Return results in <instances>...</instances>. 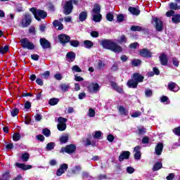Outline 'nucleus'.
<instances>
[{
	"instance_id": "60",
	"label": "nucleus",
	"mask_w": 180,
	"mask_h": 180,
	"mask_svg": "<svg viewBox=\"0 0 180 180\" xmlns=\"http://www.w3.org/2000/svg\"><path fill=\"white\" fill-rule=\"evenodd\" d=\"M172 64L175 66V67H178V65H179V61H178V59H176V58H174L172 59Z\"/></svg>"
},
{
	"instance_id": "8",
	"label": "nucleus",
	"mask_w": 180,
	"mask_h": 180,
	"mask_svg": "<svg viewBox=\"0 0 180 180\" xmlns=\"http://www.w3.org/2000/svg\"><path fill=\"white\" fill-rule=\"evenodd\" d=\"M77 147L74 144H70L66 146L65 148H62L60 150V153H67L68 154H72V153H75V150Z\"/></svg>"
},
{
	"instance_id": "36",
	"label": "nucleus",
	"mask_w": 180,
	"mask_h": 180,
	"mask_svg": "<svg viewBox=\"0 0 180 180\" xmlns=\"http://www.w3.org/2000/svg\"><path fill=\"white\" fill-rule=\"evenodd\" d=\"M169 8L172 9V11H178L179 6H178L177 4L175 3H170L169 4Z\"/></svg>"
},
{
	"instance_id": "12",
	"label": "nucleus",
	"mask_w": 180,
	"mask_h": 180,
	"mask_svg": "<svg viewBox=\"0 0 180 180\" xmlns=\"http://www.w3.org/2000/svg\"><path fill=\"white\" fill-rule=\"evenodd\" d=\"M101 89V86H99V84L98 83H91L89 86V91L94 94V92H98Z\"/></svg>"
},
{
	"instance_id": "42",
	"label": "nucleus",
	"mask_w": 180,
	"mask_h": 180,
	"mask_svg": "<svg viewBox=\"0 0 180 180\" xmlns=\"http://www.w3.org/2000/svg\"><path fill=\"white\" fill-rule=\"evenodd\" d=\"M70 41V46H72V47H79V41H78L77 40H72V41Z\"/></svg>"
},
{
	"instance_id": "53",
	"label": "nucleus",
	"mask_w": 180,
	"mask_h": 180,
	"mask_svg": "<svg viewBox=\"0 0 180 180\" xmlns=\"http://www.w3.org/2000/svg\"><path fill=\"white\" fill-rule=\"evenodd\" d=\"M18 113H19V110L18 108H14L11 111V116H13V117H15V116H18Z\"/></svg>"
},
{
	"instance_id": "57",
	"label": "nucleus",
	"mask_w": 180,
	"mask_h": 180,
	"mask_svg": "<svg viewBox=\"0 0 180 180\" xmlns=\"http://www.w3.org/2000/svg\"><path fill=\"white\" fill-rule=\"evenodd\" d=\"M173 133H174V134H176V136H180V127L174 128L173 129Z\"/></svg>"
},
{
	"instance_id": "39",
	"label": "nucleus",
	"mask_w": 180,
	"mask_h": 180,
	"mask_svg": "<svg viewBox=\"0 0 180 180\" xmlns=\"http://www.w3.org/2000/svg\"><path fill=\"white\" fill-rule=\"evenodd\" d=\"M98 70H103L105 68V63L102 60H98L97 63Z\"/></svg>"
},
{
	"instance_id": "27",
	"label": "nucleus",
	"mask_w": 180,
	"mask_h": 180,
	"mask_svg": "<svg viewBox=\"0 0 180 180\" xmlns=\"http://www.w3.org/2000/svg\"><path fill=\"white\" fill-rule=\"evenodd\" d=\"M11 179V174L9 172H4L1 176H0V180H9Z\"/></svg>"
},
{
	"instance_id": "4",
	"label": "nucleus",
	"mask_w": 180,
	"mask_h": 180,
	"mask_svg": "<svg viewBox=\"0 0 180 180\" xmlns=\"http://www.w3.org/2000/svg\"><path fill=\"white\" fill-rule=\"evenodd\" d=\"M72 4H74V5H78V0H70L66 2L65 6H63V13H65V15H70V13L72 12V9L74 8Z\"/></svg>"
},
{
	"instance_id": "26",
	"label": "nucleus",
	"mask_w": 180,
	"mask_h": 180,
	"mask_svg": "<svg viewBox=\"0 0 180 180\" xmlns=\"http://www.w3.org/2000/svg\"><path fill=\"white\" fill-rule=\"evenodd\" d=\"M88 18V13L86 11H82L79 15V19L80 22H84Z\"/></svg>"
},
{
	"instance_id": "35",
	"label": "nucleus",
	"mask_w": 180,
	"mask_h": 180,
	"mask_svg": "<svg viewBox=\"0 0 180 180\" xmlns=\"http://www.w3.org/2000/svg\"><path fill=\"white\" fill-rule=\"evenodd\" d=\"M9 50V46L6 45L4 47L0 45V53L5 54V53H8Z\"/></svg>"
},
{
	"instance_id": "6",
	"label": "nucleus",
	"mask_w": 180,
	"mask_h": 180,
	"mask_svg": "<svg viewBox=\"0 0 180 180\" xmlns=\"http://www.w3.org/2000/svg\"><path fill=\"white\" fill-rule=\"evenodd\" d=\"M20 43L23 49H27V50H34V44L27 38L22 39Z\"/></svg>"
},
{
	"instance_id": "5",
	"label": "nucleus",
	"mask_w": 180,
	"mask_h": 180,
	"mask_svg": "<svg viewBox=\"0 0 180 180\" xmlns=\"http://www.w3.org/2000/svg\"><path fill=\"white\" fill-rule=\"evenodd\" d=\"M67 121L68 120L66 118H64L63 117H60L58 119V124L57 125L58 130L60 131H64L67 129Z\"/></svg>"
},
{
	"instance_id": "1",
	"label": "nucleus",
	"mask_w": 180,
	"mask_h": 180,
	"mask_svg": "<svg viewBox=\"0 0 180 180\" xmlns=\"http://www.w3.org/2000/svg\"><path fill=\"white\" fill-rule=\"evenodd\" d=\"M101 44L103 49L111 50V51H114V53H120V51H122V47L111 40L104 39L101 41Z\"/></svg>"
},
{
	"instance_id": "3",
	"label": "nucleus",
	"mask_w": 180,
	"mask_h": 180,
	"mask_svg": "<svg viewBox=\"0 0 180 180\" xmlns=\"http://www.w3.org/2000/svg\"><path fill=\"white\" fill-rule=\"evenodd\" d=\"M30 11L34 15L37 20L40 21L41 19L47 18V13L43 10H39L36 8H31Z\"/></svg>"
},
{
	"instance_id": "56",
	"label": "nucleus",
	"mask_w": 180,
	"mask_h": 180,
	"mask_svg": "<svg viewBox=\"0 0 180 180\" xmlns=\"http://www.w3.org/2000/svg\"><path fill=\"white\" fill-rule=\"evenodd\" d=\"M145 95L147 97L152 96H153V91H151V90L148 89H146Z\"/></svg>"
},
{
	"instance_id": "41",
	"label": "nucleus",
	"mask_w": 180,
	"mask_h": 180,
	"mask_svg": "<svg viewBox=\"0 0 180 180\" xmlns=\"http://www.w3.org/2000/svg\"><path fill=\"white\" fill-rule=\"evenodd\" d=\"M131 64L134 67H139L141 64V60L140 59H134L131 61Z\"/></svg>"
},
{
	"instance_id": "43",
	"label": "nucleus",
	"mask_w": 180,
	"mask_h": 180,
	"mask_svg": "<svg viewBox=\"0 0 180 180\" xmlns=\"http://www.w3.org/2000/svg\"><path fill=\"white\" fill-rule=\"evenodd\" d=\"M60 143H67V141H68V135L65 134V135L62 136L60 138Z\"/></svg>"
},
{
	"instance_id": "55",
	"label": "nucleus",
	"mask_w": 180,
	"mask_h": 180,
	"mask_svg": "<svg viewBox=\"0 0 180 180\" xmlns=\"http://www.w3.org/2000/svg\"><path fill=\"white\" fill-rule=\"evenodd\" d=\"M106 19L107 20H108L109 22H112V20H113V14L109 13H107L106 15Z\"/></svg>"
},
{
	"instance_id": "63",
	"label": "nucleus",
	"mask_w": 180,
	"mask_h": 180,
	"mask_svg": "<svg viewBox=\"0 0 180 180\" xmlns=\"http://www.w3.org/2000/svg\"><path fill=\"white\" fill-rule=\"evenodd\" d=\"M174 177H175V174H174L173 173H170V174L166 177V179H167V180H172V179H174Z\"/></svg>"
},
{
	"instance_id": "11",
	"label": "nucleus",
	"mask_w": 180,
	"mask_h": 180,
	"mask_svg": "<svg viewBox=\"0 0 180 180\" xmlns=\"http://www.w3.org/2000/svg\"><path fill=\"white\" fill-rule=\"evenodd\" d=\"M58 39L62 44H65V43L70 42L71 37L67 34H61L58 35Z\"/></svg>"
},
{
	"instance_id": "51",
	"label": "nucleus",
	"mask_w": 180,
	"mask_h": 180,
	"mask_svg": "<svg viewBox=\"0 0 180 180\" xmlns=\"http://www.w3.org/2000/svg\"><path fill=\"white\" fill-rule=\"evenodd\" d=\"M50 77V72L46 71L41 75V77L44 78V79H47Z\"/></svg>"
},
{
	"instance_id": "38",
	"label": "nucleus",
	"mask_w": 180,
	"mask_h": 180,
	"mask_svg": "<svg viewBox=\"0 0 180 180\" xmlns=\"http://www.w3.org/2000/svg\"><path fill=\"white\" fill-rule=\"evenodd\" d=\"M59 101L60 100L58 98H51L49 103L51 105V106H54L58 103Z\"/></svg>"
},
{
	"instance_id": "19",
	"label": "nucleus",
	"mask_w": 180,
	"mask_h": 180,
	"mask_svg": "<svg viewBox=\"0 0 180 180\" xmlns=\"http://www.w3.org/2000/svg\"><path fill=\"white\" fill-rule=\"evenodd\" d=\"M132 78L136 82H137V84H139V82H143V80L144 79V77L139 73L134 74Z\"/></svg>"
},
{
	"instance_id": "16",
	"label": "nucleus",
	"mask_w": 180,
	"mask_h": 180,
	"mask_svg": "<svg viewBox=\"0 0 180 180\" xmlns=\"http://www.w3.org/2000/svg\"><path fill=\"white\" fill-rule=\"evenodd\" d=\"M168 88L169 91H172V92H178V91H179V86L172 82L168 84Z\"/></svg>"
},
{
	"instance_id": "2",
	"label": "nucleus",
	"mask_w": 180,
	"mask_h": 180,
	"mask_svg": "<svg viewBox=\"0 0 180 180\" xmlns=\"http://www.w3.org/2000/svg\"><path fill=\"white\" fill-rule=\"evenodd\" d=\"M91 15L94 22H101L102 20V14H101V6L95 4L92 11Z\"/></svg>"
},
{
	"instance_id": "59",
	"label": "nucleus",
	"mask_w": 180,
	"mask_h": 180,
	"mask_svg": "<svg viewBox=\"0 0 180 180\" xmlns=\"http://www.w3.org/2000/svg\"><path fill=\"white\" fill-rule=\"evenodd\" d=\"M83 144L84 146H91V140H89V139H84L83 140Z\"/></svg>"
},
{
	"instance_id": "47",
	"label": "nucleus",
	"mask_w": 180,
	"mask_h": 180,
	"mask_svg": "<svg viewBox=\"0 0 180 180\" xmlns=\"http://www.w3.org/2000/svg\"><path fill=\"white\" fill-rule=\"evenodd\" d=\"M131 30H132V32H140L141 30V27L133 25L131 27Z\"/></svg>"
},
{
	"instance_id": "28",
	"label": "nucleus",
	"mask_w": 180,
	"mask_h": 180,
	"mask_svg": "<svg viewBox=\"0 0 180 180\" xmlns=\"http://www.w3.org/2000/svg\"><path fill=\"white\" fill-rule=\"evenodd\" d=\"M75 53L70 51L69 53H67L66 57L67 58H68V60L72 63V61H74V60H75Z\"/></svg>"
},
{
	"instance_id": "21",
	"label": "nucleus",
	"mask_w": 180,
	"mask_h": 180,
	"mask_svg": "<svg viewBox=\"0 0 180 180\" xmlns=\"http://www.w3.org/2000/svg\"><path fill=\"white\" fill-rule=\"evenodd\" d=\"M129 157H130V152L124 151L119 157V161H123V160H128Z\"/></svg>"
},
{
	"instance_id": "64",
	"label": "nucleus",
	"mask_w": 180,
	"mask_h": 180,
	"mask_svg": "<svg viewBox=\"0 0 180 180\" xmlns=\"http://www.w3.org/2000/svg\"><path fill=\"white\" fill-rule=\"evenodd\" d=\"M16 9H17V12H22L23 11L22 8V4H17Z\"/></svg>"
},
{
	"instance_id": "32",
	"label": "nucleus",
	"mask_w": 180,
	"mask_h": 180,
	"mask_svg": "<svg viewBox=\"0 0 180 180\" xmlns=\"http://www.w3.org/2000/svg\"><path fill=\"white\" fill-rule=\"evenodd\" d=\"M119 112L122 116H127L129 113L127 110H126V108L122 105L119 107Z\"/></svg>"
},
{
	"instance_id": "10",
	"label": "nucleus",
	"mask_w": 180,
	"mask_h": 180,
	"mask_svg": "<svg viewBox=\"0 0 180 180\" xmlns=\"http://www.w3.org/2000/svg\"><path fill=\"white\" fill-rule=\"evenodd\" d=\"M153 22L155 24V29L158 32H161L162 30V21L158 18H153Z\"/></svg>"
},
{
	"instance_id": "30",
	"label": "nucleus",
	"mask_w": 180,
	"mask_h": 180,
	"mask_svg": "<svg viewBox=\"0 0 180 180\" xmlns=\"http://www.w3.org/2000/svg\"><path fill=\"white\" fill-rule=\"evenodd\" d=\"M55 147H56V143L50 142L48 144H46V151H51V150H54Z\"/></svg>"
},
{
	"instance_id": "14",
	"label": "nucleus",
	"mask_w": 180,
	"mask_h": 180,
	"mask_svg": "<svg viewBox=\"0 0 180 180\" xmlns=\"http://www.w3.org/2000/svg\"><path fill=\"white\" fill-rule=\"evenodd\" d=\"M140 56L148 58L153 57V53L148 49H143L140 51Z\"/></svg>"
},
{
	"instance_id": "54",
	"label": "nucleus",
	"mask_w": 180,
	"mask_h": 180,
	"mask_svg": "<svg viewBox=\"0 0 180 180\" xmlns=\"http://www.w3.org/2000/svg\"><path fill=\"white\" fill-rule=\"evenodd\" d=\"M174 15H175V11H174V10H170L166 13V16H167V18H171V16H174Z\"/></svg>"
},
{
	"instance_id": "9",
	"label": "nucleus",
	"mask_w": 180,
	"mask_h": 180,
	"mask_svg": "<svg viewBox=\"0 0 180 180\" xmlns=\"http://www.w3.org/2000/svg\"><path fill=\"white\" fill-rule=\"evenodd\" d=\"M68 169V165L63 163L60 165L59 169L56 171V176H61Z\"/></svg>"
},
{
	"instance_id": "34",
	"label": "nucleus",
	"mask_w": 180,
	"mask_h": 180,
	"mask_svg": "<svg viewBox=\"0 0 180 180\" xmlns=\"http://www.w3.org/2000/svg\"><path fill=\"white\" fill-rule=\"evenodd\" d=\"M60 88L62 92H67L70 89V84H63L60 85Z\"/></svg>"
},
{
	"instance_id": "33",
	"label": "nucleus",
	"mask_w": 180,
	"mask_h": 180,
	"mask_svg": "<svg viewBox=\"0 0 180 180\" xmlns=\"http://www.w3.org/2000/svg\"><path fill=\"white\" fill-rule=\"evenodd\" d=\"M162 168V163L158 162L155 164L153 171H158L159 169H161Z\"/></svg>"
},
{
	"instance_id": "37",
	"label": "nucleus",
	"mask_w": 180,
	"mask_h": 180,
	"mask_svg": "<svg viewBox=\"0 0 180 180\" xmlns=\"http://www.w3.org/2000/svg\"><path fill=\"white\" fill-rule=\"evenodd\" d=\"M81 169H82V167L79 165H77L72 169V174H79Z\"/></svg>"
},
{
	"instance_id": "46",
	"label": "nucleus",
	"mask_w": 180,
	"mask_h": 180,
	"mask_svg": "<svg viewBox=\"0 0 180 180\" xmlns=\"http://www.w3.org/2000/svg\"><path fill=\"white\" fill-rule=\"evenodd\" d=\"M72 71H75V72H82V70H81V68L77 65L72 68Z\"/></svg>"
},
{
	"instance_id": "62",
	"label": "nucleus",
	"mask_w": 180,
	"mask_h": 180,
	"mask_svg": "<svg viewBox=\"0 0 180 180\" xmlns=\"http://www.w3.org/2000/svg\"><path fill=\"white\" fill-rule=\"evenodd\" d=\"M127 172L128 174H133V172H134V168H133L131 167H127Z\"/></svg>"
},
{
	"instance_id": "13",
	"label": "nucleus",
	"mask_w": 180,
	"mask_h": 180,
	"mask_svg": "<svg viewBox=\"0 0 180 180\" xmlns=\"http://www.w3.org/2000/svg\"><path fill=\"white\" fill-rule=\"evenodd\" d=\"M141 146H137L134 148V158L135 160H139L141 158Z\"/></svg>"
},
{
	"instance_id": "50",
	"label": "nucleus",
	"mask_w": 180,
	"mask_h": 180,
	"mask_svg": "<svg viewBox=\"0 0 180 180\" xmlns=\"http://www.w3.org/2000/svg\"><path fill=\"white\" fill-rule=\"evenodd\" d=\"M102 136V131H96L94 132V139H101V137Z\"/></svg>"
},
{
	"instance_id": "29",
	"label": "nucleus",
	"mask_w": 180,
	"mask_h": 180,
	"mask_svg": "<svg viewBox=\"0 0 180 180\" xmlns=\"http://www.w3.org/2000/svg\"><path fill=\"white\" fill-rule=\"evenodd\" d=\"M84 46L85 47V49H92L94 47V42H92V41H89V40H85L84 41Z\"/></svg>"
},
{
	"instance_id": "24",
	"label": "nucleus",
	"mask_w": 180,
	"mask_h": 180,
	"mask_svg": "<svg viewBox=\"0 0 180 180\" xmlns=\"http://www.w3.org/2000/svg\"><path fill=\"white\" fill-rule=\"evenodd\" d=\"M128 11L131 15H134L135 16H139L140 15V10L136 8L129 7Z\"/></svg>"
},
{
	"instance_id": "17",
	"label": "nucleus",
	"mask_w": 180,
	"mask_h": 180,
	"mask_svg": "<svg viewBox=\"0 0 180 180\" xmlns=\"http://www.w3.org/2000/svg\"><path fill=\"white\" fill-rule=\"evenodd\" d=\"M162 148H164V145H162V143H159L156 145L155 148V153L156 155H161L162 153Z\"/></svg>"
},
{
	"instance_id": "44",
	"label": "nucleus",
	"mask_w": 180,
	"mask_h": 180,
	"mask_svg": "<svg viewBox=\"0 0 180 180\" xmlns=\"http://www.w3.org/2000/svg\"><path fill=\"white\" fill-rule=\"evenodd\" d=\"M118 43H126L127 41V38L124 35H122L118 38Z\"/></svg>"
},
{
	"instance_id": "22",
	"label": "nucleus",
	"mask_w": 180,
	"mask_h": 180,
	"mask_svg": "<svg viewBox=\"0 0 180 180\" xmlns=\"http://www.w3.org/2000/svg\"><path fill=\"white\" fill-rule=\"evenodd\" d=\"M127 86H129V88H137V85H139V83H137V82H136V80L134 79H129L127 83Z\"/></svg>"
},
{
	"instance_id": "18",
	"label": "nucleus",
	"mask_w": 180,
	"mask_h": 180,
	"mask_svg": "<svg viewBox=\"0 0 180 180\" xmlns=\"http://www.w3.org/2000/svg\"><path fill=\"white\" fill-rule=\"evenodd\" d=\"M16 167L18 168H20L21 169H23V171H27V169H32V165H25L23 163H15Z\"/></svg>"
},
{
	"instance_id": "52",
	"label": "nucleus",
	"mask_w": 180,
	"mask_h": 180,
	"mask_svg": "<svg viewBox=\"0 0 180 180\" xmlns=\"http://www.w3.org/2000/svg\"><path fill=\"white\" fill-rule=\"evenodd\" d=\"M117 20L119 22H123L124 20V15L123 14H120L117 16Z\"/></svg>"
},
{
	"instance_id": "58",
	"label": "nucleus",
	"mask_w": 180,
	"mask_h": 180,
	"mask_svg": "<svg viewBox=\"0 0 180 180\" xmlns=\"http://www.w3.org/2000/svg\"><path fill=\"white\" fill-rule=\"evenodd\" d=\"M131 117H139V116H141V112L136 111L131 115Z\"/></svg>"
},
{
	"instance_id": "20",
	"label": "nucleus",
	"mask_w": 180,
	"mask_h": 180,
	"mask_svg": "<svg viewBox=\"0 0 180 180\" xmlns=\"http://www.w3.org/2000/svg\"><path fill=\"white\" fill-rule=\"evenodd\" d=\"M40 44H41V47L43 49H49V48H50V42H49V41H47L44 38H41L40 39Z\"/></svg>"
},
{
	"instance_id": "40",
	"label": "nucleus",
	"mask_w": 180,
	"mask_h": 180,
	"mask_svg": "<svg viewBox=\"0 0 180 180\" xmlns=\"http://www.w3.org/2000/svg\"><path fill=\"white\" fill-rule=\"evenodd\" d=\"M29 158H30V155L27 153H25L22 154V156H21V159L24 162L29 161Z\"/></svg>"
},
{
	"instance_id": "48",
	"label": "nucleus",
	"mask_w": 180,
	"mask_h": 180,
	"mask_svg": "<svg viewBox=\"0 0 180 180\" xmlns=\"http://www.w3.org/2000/svg\"><path fill=\"white\" fill-rule=\"evenodd\" d=\"M42 134H44V136H46V137H50V130L49 129H44L42 131Z\"/></svg>"
},
{
	"instance_id": "7",
	"label": "nucleus",
	"mask_w": 180,
	"mask_h": 180,
	"mask_svg": "<svg viewBox=\"0 0 180 180\" xmlns=\"http://www.w3.org/2000/svg\"><path fill=\"white\" fill-rule=\"evenodd\" d=\"M32 23V15L30 13H25V18L20 21L22 27H27Z\"/></svg>"
},
{
	"instance_id": "25",
	"label": "nucleus",
	"mask_w": 180,
	"mask_h": 180,
	"mask_svg": "<svg viewBox=\"0 0 180 180\" xmlns=\"http://www.w3.org/2000/svg\"><path fill=\"white\" fill-rule=\"evenodd\" d=\"M111 86H112V88H113V89H115L117 91V92H119V94H123V89H122V87H120L119 86H117V84L112 82Z\"/></svg>"
},
{
	"instance_id": "31",
	"label": "nucleus",
	"mask_w": 180,
	"mask_h": 180,
	"mask_svg": "<svg viewBox=\"0 0 180 180\" xmlns=\"http://www.w3.org/2000/svg\"><path fill=\"white\" fill-rule=\"evenodd\" d=\"M173 23H180V14H175L172 18Z\"/></svg>"
},
{
	"instance_id": "49",
	"label": "nucleus",
	"mask_w": 180,
	"mask_h": 180,
	"mask_svg": "<svg viewBox=\"0 0 180 180\" xmlns=\"http://www.w3.org/2000/svg\"><path fill=\"white\" fill-rule=\"evenodd\" d=\"M13 140L14 141H19V140H20V134H14L13 136Z\"/></svg>"
},
{
	"instance_id": "45",
	"label": "nucleus",
	"mask_w": 180,
	"mask_h": 180,
	"mask_svg": "<svg viewBox=\"0 0 180 180\" xmlns=\"http://www.w3.org/2000/svg\"><path fill=\"white\" fill-rule=\"evenodd\" d=\"M89 117H95V110L92 108L89 109L88 112Z\"/></svg>"
},
{
	"instance_id": "61",
	"label": "nucleus",
	"mask_w": 180,
	"mask_h": 180,
	"mask_svg": "<svg viewBox=\"0 0 180 180\" xmlns=\"http://www.w3.org/2000/svg\"><path fill=\"white\" fill-rule=\"evenodd\" d=\"M91 37H99V32L96 31H92L91 32Z\"/></svg>"
},
{
	"instance_id": "15",
	"label": "nucleus",
	"mask_w": 180,
	"mask_h": 180,
	"mask_svg": "<svg viewBox=\"0 0 180 180\" xmlns=\"http://www.w3.org/2000/svg\"><path fill=\"white\" fill-rule=\"evenodd\" d=\"M159 60L162 65H167L168 64V56L165 53H161L159 56Z\"/></svg>"
},
{
	"instance_id": "23",
	"label": "nucleus",
	"mask_w": 180,
	"mask_h": 180,
	"mask_svg": "<svg viewBox=\"0 0 180 180\" xmlns=\"http://www.w3.org/2000/svg\"><path fill=\"white\" fill-rule=\"evenodd\" d=\"M53 25L54 26V27L57 28L58 30H63V29H64V25H63V23H61V22L56 20L53 21Z\"/></svg>"
}]
</instances>
